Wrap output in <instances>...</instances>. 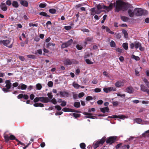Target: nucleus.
<instances>
[{
	"label": "nucleus",
	"instance_id": "obj_1",
	"mask_svg": "<svg viewBox=\"0 0 149 149\" xmlns=\"http://www.w3.org/2000/svg\"><path fill=\"white\" fill-rule=\"evenodd\" d=\"M128 4L123 1H120L116 2L115 11L118 12L120 11H125L127 10L128 8Z\"/></svg>",
	"mask_w": 149,
	"mask_h": 149
},
{
	"label": "nucleus",
	"instance_id": "obj_2",
	"mask_svg": "<svg viewBox=\"0 0 149 149\" xmlns=\"http://www.w3.org/2000/svg\"><path fill=\"white\" fill-rule=\"evenodd\" d=\"M106 137H103L101 139L98 140L97 141L93 143V147L94 149H96L97 147L102 146L105 141Z\"/></svg>",
	"mask_w": 149,
	"mask_h": 149
},
{
	"label": "nucleus",
	"instance_id": "obj_3",
	"mask_svg": "<svg viewBox=\"0 0 149 149\" xmlns=\"http://www.w3.org/2000/svg\"><path fill=\"white\" fill-rule=\"evenodd\" d=\"M135 15L137 16L145 15L147 13V11L141 8H136L134 10Z\"/></svg>",
	"mask_w": 149,
	"mask_h": 149
},
{
	"label": "nucleus",
	"instance_id": "obj_4",
	"mask_svg": "<svg viewBox=\"0 0 149 149\" xmlns=\"http://www.w3.org/2000/svg\"><path fill=\"white\" fill-rule=\"evenodd\" d=\"M130 48L133 49L134 47L136 49L139 48V49L141 51L144 50V48L142 47L141 45L139 42L136 41L133 43H131L130 45Z\"/></svg>",
	"mask_w": 149,
	"mask_h": 149
},
{
	"label": "nucleus",
	"instance_id": "obj_5",
	"mask_svg": "<svg viewBox=\"0 0 149 149\" xmlns=\"http://www.w3.org/2000/svg\"><path fill=\"white\" fill-rule=\"evenodd\" d=\"M117 137L116 136H111L106 138L105 141L107 143L110 145L115 142L117 141Z\"/></svg>",
	"mask_w": 149,
	"mask_h": 149
},
{
	"label": "nucleus",
	"instance_id": "obj_6",
	"mask_svg": "<svg viewBox=\"0 0 149 149\" xmlns=\"http://www.w3.org/2000/svg\"><path fill=\"white\" fill-rule=\"evenodd\" d=\"M3 137L6 142H8L10 140H15V137L13 135L7 134L6 133L4 134Z\"/></svg>",
	"mask_w": 149,
	"mask_h": 149
},
{
	"label": "nucleus",
	"instance_id": "obj_7",
	"mask_svg": "<svg viewBox=\"0 0 149 149\" xmlns=\"http://www.w3.org/2000/svg\"><path fill=\"white\" fill-rule=\"evenodd\" d=\"M10 41L8 40H0V44L3 45L6 47L11 48L13 47V44H11L10 45H8V44L10 43Z\"/></svg>",
	"mask_w": 149,
	"mask_h": 149
},
{
	"label": "nucleus",
	"instance_id": "obj_8",
	"mask_svg": "<svg viewBox=\"0 0 149 149\" xmlns=\"http://www.w3.org/2000/svg\"><path fill=\"white\" fill-rule=\"evenodd\" d=\"M103 90L105 93H108L112 91H116V89L115 87H109L108 88H104Z\"/></svg>",
	"mask_w": 149,
	"mask_h": 149
},
{
	"label": "nucleus",
	"instance_id": "obj_9",
	"mask_svg": "<svg viewBox=\"0 0 149 149\" xmlns=\"http://www.w3.org/2000/svg\"><path fill=\"white\" fill-rule=\"evenodd\" d=\"M74 61H75V60L72 59L71 60H70L69 58L66 59L65 61H64V64L66 65H71L72 63H74Z\"/></svg>",
	"mask_w": 149,
	"mask_h": 149
},
{
	"label": "nucleus",
	"instance_id": "obj_10",
	"mask_svg": "<svg viewBox=\"0 0 149 149\" xmlns=\"http://www.w3.org/2000/svg\"><path fill=\"white\" fill-rule=\"evenodd\" d=\"M40 101L44 103H47L49 102V99L46 97H40Z\"/></svg>",
	"mask_w": 149,
	"mask_h": 149
},
{
	"label": "nucleus",
	"instance_id": "obj_11",
	"mask_svg": "<svg viewBox=\"0 0 149 149\" xmlns=\"http://www.w3.org/2000/svg\"><path fill=\"white\" fill-rule=\"evenodd\" d=\"M17 98L18 99H21L23 98L24 99L28 100L29 99V97L26 94L23 95L22 94H20L18 95L17 97Z\"/></svg>",
	"mask_w": 149,
	"mask_h": 149
},
{
	"label": "nucleus",
	"instance_id": "obj_12",
	"mask_svg": "<svg viewBox=\"0 0 149 149\" xmlns=\"http://www.w3.org/2000/svg\"><path fill=\"white\" fill-rule=\"evenodd\" d=\"M125 117V116L121 115H119L117 116L116 115H114L111 116H109L108 117V118H118L120 119H123Z\"/></svg>",
	"mask_w": 149,
	"mask_h": 149
},
{
	"label": "nucleus",
	"instance_id": "obj_13",
	"mask_svg": "<svg viewBox=\"0 0 149 149\" xmlns=\"http://www.w3.org/2000/svg\"><path fill=\"white\" fill-rule=\"evenodd\" d=\"M59 94L62 97H68L69 93L66 91H60Z\"/></svg>",
	"mask_w": 149,
	"mask_h": 149
},
{
	"label": "nucleus",
	"instance_id": "obj_14",
	"mask_svg": "<svg viewBox=\"0 0 149 149\" xmlns=\"http://www.w3.org/2000/svg\"><path fill=\"white\" fill-rule=\"evenodd\" d=\"M113 6V4L112 3H110L108 6H107L104 5V9H105L107 11H109L112 9Z\"/></svg>",
	"mask_w": 149,
	"mask_h": 149
},
{
	"label": "nucleus",
	"instance_id": "obj_15",
	"mask_svg": "<svg viewBox=\"0 0 149 149\" xmlns=\"http://www.w3.org/2000/svg\"><path fill=\"white\" fill-rule=\"evenodd\" d=\"M27 86V85L21 84L20 85L18 86L17 88L19 89H21L22 90H25Z\"/></svg>",
	"mask_w": 149,
	"mask_h": 149
},
{
	"label": "nucleus",
	"instance_id": "obj_16",
	"mask_svg": "<svg viewBox=\"0 0 149 149\" xmlns=\"http://www.w3.org/2000/svg\"><path fill=\"white\" fill-rule=\"evenodd\" d=\"M1 8L3 11H6L7 9V7L5 3H1L0 6Z\"/></svg>",
	"mask_w": 149,
	"mask_h": 149
},
{
	"label": "nucleus",
	"instance_id": "obj_17",
	"mask_svg": "<svg viewBox=\"0 0 149 149\" xmlns=\"http://www.w3.org/2000/svg\"><path fill=\"white\" fill-rule=\"evenodd\" d=\"M5 83L6 84V87L10 89L11 86V83L9 80H6L5 81Z\"/></svg>",
	"mask_w": 149,
	"mask_h": 149
},
{
	"label": "nucleus",
	"instance_id": "obj_18",
	"mask_svg": "<svg viewBox=\"0 0 149 149\" xmlns=\"http://www.w3.org/2000/svg\"><path fill=\"white\" fill-rule=\"evenodd\" d=\"M20 3L21 5H22L24 6L25 7H27L28 6V2L26 1L21 0L20 1Z\"/></svg>",
	"mask_w": 149,
	"mask_h": 149
},
{
	"label": "nucleus",
	"instance_id": "obj_19",
	"mask_svg": "<svg viewBox=\"0 0 149 149\" xmlns=\"http://www.w3.org/2000/svg\"><path fill=\"white\" fill-rule=\"evenodd\" d=\"M72 85L73 87L76 89H78L79 87H81L82 88H84V86H81L78 84L74 82L73 83Z\"/></svg>",
	"mask_w": 149,
	"mask_h": 149
},
{
	"label": "nucleus",
	"instance_id": "obj_20",
	"mask_svg": "<svg viewBox=\"0 0 149 149\" xmlns=\"http://www.w3.org/2000/svg\"><path fill=\"white\" fill-rule=\"evenodd\" d=\"M126 91L127 92L130 93H131L134 92V89L132 87L130 86L126 88Z\"/></svg>",
	"mask_w": 149,
	"mask_h": 149
},
{
	"label": "nucleus",
	"instance_id": "obj_21",
	"mask_svg": "<svg viewBox=\"0 0 149 149\" xmlns=\"http://www.w3.org/2000/svg\"><path fill=\"white\" fill-rule=\"evenodd\" d=\"M100 111L103 113H105L106 111L107 112H109V108L108 107L100 108Z\"/></svg>",
	"mask_w": 149,
	"mask_h": 149
},
{
	"label": "nucleus",
	"instance_id": "obj_22",
	"mask_svg": "<svg viewBox=\"0 0 149 149\" xmlns=\"http://www.w3.org/2000/svg\"><path fill=\"white\" fill-rule=\"evenodd\" d=\"M128 13L130 17H133L135 15L134 11L132 12V10L130 9L128 10Z\"/></svg>",
	"mask_w": 149,
	"mask_h": 149
},
{
	"label": "nucleus",
	"instance_id": "obj_23",
	"mask_svg": "<svg viewBox=\"0 0 149 149\" xmlns=\"http://www.w3.org/2000/svg\"><path fill=\"white\" fill-rule=\"evenodd\" d=\"M141 89L143 91L146 92L147 91L148 89L144 85L141 84L140 86Z\"/></svg>",
	"mask_w": 149,
	"mask_h": 149
},
{
	"label": "nucleus",
	"instance_id": "obj_24",
	"mask_svg": "<svg viewBox=\"0 0 149 149\" xmlns=\"http://www.w3.org/2000/svg\"><path fill=\"white\" fill-rule=\"evenodd\" d=\"M123 85V83L121 81H117L115 84V86L116 87H119Z\"/></svg>",
	"mask_w": 149,
	"mask_h": 149
},
{
	"label": "nucleus",
	"instance_id": "obj_25",
	"mask_svg": "<svg viewBox=\"0 0 149 149\" xmlns=\"http://www.w3.org/2000/svg\"><path fill=\"white\" fill-rule=\"evenodd\" d=\"M12 6L13 7L15 8H17L19 6L18 3L17 1H14L12 3Z\"/></svg>",
	"mask_w": 149,
	"mask_h": 149
},
{
	"label": "nucleus",
	"instance_id": "obj_26",
	"mask_svg": "<svg viewBox=\"0 0 149 149\" xmlns=\"http://www.w3.org/2000/svg\"><path fill=\"white\" fill-rule=\"evenodd\" d=\"M39 15L44 16H45L47 17H49L50 16L47 14V13L44 12H42L40 13Z\"/></svg>",
	"mask_w": 149,
	"mask_h": 149
},
{
	"label": "nucleus",
	"instance_id": "obj_27",
	"mask_svg": "<svg viewBox=\"0 0 149 149\" xmlns=\"http://www.w3.org/2000/svg\"><path fill=\"white\" fill-rule=\"evenodd\" d=\"M122 32L124 35L125 38H127L128 37V34L127 31L125 29L122 30Z\"/></svg>",
	"mask_w": 149,
	"mask_h": 149
},
{
	"label": "nucleus",
	"instance_id": "obj_28",
	"mask_svg": "<svg viewBox=\"0 0 149 149\" xmlns=\"http://www.w3.org/2000/svg\"><path fill=\"white\" fill-rule=\"evenodd\" d=\"M74 106L76 108H79L80 107V104L79 102H76L74 103Z\"/></svg>",
	"mask_w": 149,
	"mask_h": 149
},
{
	"label": "nucleus",
	"instance_id": "obj_29",
	"mask_svg": "<svg viewBox=\"0 0 149 149\" xmlns=\"http://www.w3.org/2000/svg\"><path fill=\"white\" fill-rule=\"evenodd\" d=\"M121 19L124 22H127L129 19L128 17L125 16H121Z\"/></svg>",
	"mask_w": 149,
	"mask_h": 149
},
{
	"label": "nucleus",
	"instance_id": "obj_30",
	"mask_svg": "<svg viewBox=\"0 0 149 149\" xmlns=\"http://www.w3.org/2000/svg\"><path fill=\"white\" fill-rule=\"evenodd\" d=\"M93 39V38L92 37H89L86 38L85 39V42L86 44H87V42L88 41L91 42Z\"/></svg>",
	"mask_w": 149,
	"mask_h": 149
},
{
	"label": "nucleus",
	"instance_id": "obj_31",
	"mask_svg": "<svg viewBox=\"0 0 149 149\" xmlns=\"http://www.w3.org/2000/svg\"><path fill=\"white\" fill-rule=\"evenodd\" d=\"M131 57L132 58L134 59L136 61H139L140 59V58L139 56H136L134 54L132 55Z\"/></svg>",
	"mask_w": 149,
	"mask_h": 149
},
{
	"label": "nucleus",
	"instance_id": "obj_32",
	"mask_svg": "<svg viewBox=\"0 0 149 149\" xmlns=\"http://www.w3.org/2000/svg\"><path fill=\"white\" fill-rule=\"evenodd\" d=\"M110 45L111 47H115L116 46V43L115 42L111 40L110 43Z\"/></svg>",
	"mask_w": 149,
	"mask_h": 149
},
{
	"label": "nucleus",
	"instance_id": "obj_33",
	"mask_svg": "<svg viewBox=\"0 0 149 149\" xmlns=\"http://www.w3.org/2000/svg\"><path fill=\"white\" fill-rule=\"evenodd\" d=\"M104 5H101L100 4H98L97 6V8L98 10H100L102 9H104Z\"/></svg>",
	"mask_w": 149,
	"mask_h": 149
},
{
	"label": "nucleus",
	"instance_id": "obj_34",
	"mask_svg": "<svg viewBox=\"0 0 149 149\" xmlns=\"http://www.w3.org/2000/svg\"><path fill=\"white\" fill-rule=\"evenodd\" d=\"M73 40L72 39H70L67 42H65V43L68 47L70 45H71V44L73 42Z\"/></svg>",
	"mask_w": 149,
	"mask_h": 149
},
{
	"label": "nucleus",
	"instance_id": "obj_35",
	"mask_svg": "<svg viewBox=\"0 0 149 149\" xmlns=\"http://www.w3.org/2000/svg\"><path fill=\"white\" fill-rule=\"evenodd\" d=\"M106 31L107 32H108L109 33L111 34H114V32L113 31H111L110 29L107 26H106Z\"/></svg>",
	"mask_w": 149,
	"mask_h": 149
},
{
	"label": "nucleus",
	"instance_id": "obj_36",
	"mask_svg": "<svg viewBox=\"0 0 149 149\" xmlns=\"http://www.w3.org/2000/svg\"><path fill=\"white\" fill-rule=\"evenodd\" d=\"M134 121L139 124H140L142 122V120L141 119L139 118H137L135 119L134 120Z\"/></svg>",
	"mask_w": 149,
	"mask_h": 149
},
{
	"label": "nucleus",
	"instance_id": "obj_37",
	"mask_svg": "<svg viewBox=\"0 0 149 149\" xmlns=\"http://www.w3.org/2000/svg\"><path fill=\"white\" fill-rule=\"evenodd\" d=\"M36 88L38 90H40L42 88V86L40 84H38L36 85Z\"/></svg>",
	"mask_w": 149,
	"mask_h": 149
},
{
	"label": "nucleus",
	"instance_id": "obj_38",
	"mask_svg": "<svg viewBox=\"0 0 149 149\" xmlns=\"http://www.w3.org/2000/svg\"><path fill=\"white\" fill-rule=\"evenodd\" d=\"M80 146L81 148L82 149H86V145L85 143H81L80 144Z\"/></svg>",
	"mask_w": 149,
	"mask_h": 149
},
{
	"label": "nucleus",
	"instance_id": "obj_39",
	"mask_svg": "<svg viewBox=\"0 0 149 149\" xmlns=\"http://www.w3.org/2000/svg\"><path fill=\"white\" fill-rule=\"evenodd\" d=\"M49 102H51L54 104H56L57 103L56 101L54 98L52 99L51 100H49Z\"/></svg>",
	"mask_w": 149,
	"mask_h": 149
},
{
	"label": "nucleus",
	"instance_id": "obj_40",
	"mask_svg": "<svg viewBox=\"0 0 149 149\" xmlns=\"http://www.w3.org/2000/svg\"><path fill=\"white\" fill-rule=\"evenodd\" d=\"M47 4L45 3H41L39 4V6L41 8H44L46 6Z\"/></svg>",
	"mask_w": 149,
	"mask_h": 149
},
{
	"label": "nucleus",
	"instance_id": "obj_41",
	"mask_svg": "<svg viewBox=\"0 0 149 149\" xmlns=\"http://www.w3.org/2000/svg\"><path fill=\"white\" fill-rule=\"evenodd\" d=\"M123 46L124 48L126 50L128 49V44L127 43H123Z\"/></svg>",
	"mask_w": 149,
	"mask_h": 149
},
{
	"label": "nucleus",
	"instance_id": "obj_42",
	"mask_svg": "<svg viewBox=\"0 0 149 149\" xmlns=\"http://www.w3.org/2000/svg\"><path fill=\"white\" fill-rule=\"evenodd\" d=\"M49 12L52 14L55 13L56 12V10L53 8L49 9Z\"/></svg>",
	"mask_w": 149,
	"mask_h": 149
},
{
	"label": "nucleus",
	"instance_id": "obj_43",
	"mask_svg": "<svg viewBox=\"0 0 149 149\" xmlns=\"http://www.w3.org/2000/svg\"><path fill=\"white\" fill-rule=\"evenodd\" d=\"M86 62L88 64H93V62L91 61L90 60L88 59H86L85 60Z\"/></svg>",
	"mask_w": 149,
	"mask_h": 149
},
{
	"label": "nucleus",
	"instance_id": "obj_44",
	"mask_svg": "<svg viewBox=\"0 0 149 149\" xmlns=\"http://www.w3.org/2000/svg\"><path fill=\"white\" fill-rule=\"evenodd\" d=\"M55 45V44L54 43H49L47 45V47L49 48L50 46H52L54 47Z\"/></svg>",
	"mask_w": 149,
	"mask_h": 149
},
{
	"label": "nucleus",
	"instance_id": "obj_45",
	"mask_svg": "<svg viewBox=\"0 0 149 149\" xmlns=\"http://www.w3.org/2000/svg\"><path fill=\"white\" fill-rule=\"evenodd\" d=\"M29 26L30 27L33 26H38V24H33V23L31 22L29 24Z\"/></svg>",
	"mask_w": 149,
	"mask_h": 149
},
{
	"label": "nucleus",
	"instance_id": "obj_46",
	"mask_svg": "<svg viewBox=\"0 0 149 149\" xmlns=\"http://www.w3.org/2000/svg\"><path fill=\"white\" fill-rule=\"evenodd\" d=\"M27 57L29 58L34 59L35 58V56L33 55H29L26 56Z\"/></svg>",
	"mask_w": 149,
	"mask_h": 149
},
{
	"label": "nucleus",
	"instance_id": "obj_47",
	"mask_svg": "<svg viewBox=\"0 0 149 149\" xmlns=\"http://www.w3.org/2000/svg\"><path fill=\"white\" fill-rule=\"evenodd\" d=\"M40 97H36L33 100L34 102L35 103H36L39 101H40Z\"/></svg>",
	"mask_w": 149,
	"mask_h": 149
},
{
	"label": "nucleus",
	"instance_id": "obj_48",
	"mask_svg": "<svg viewBox=\"0 0 149 149\" xmlns=\"http://www.w3.org/2000/svg\"><path fill=\"white\" fill-rule=\"evenodd\" d=\"M72 115L75 118H77L80 117V114H79L74 113H73Z\"/></svg>",
	"mask_w": 149,
	"mask_h": 149
},
{
	"label": "nucleus",
	"instance_id": "obj_49",
	"mask_svg": "<svg viewBox=\"0 0 149 149\" xmlns=\"http://www.w3.org/2000/svg\"><path fill=\"white\" fill-rule=\"evenodd\" d=\"M68 46L67 45L65 42L63 43L61 46V48L62 49L64 48H66L68 47Z\"/></svg>",
	"mask_w": 149,
	"mask_h": 149
},
{
	"label": "nucleus",
	"instance_id": "obj_50",
	"mask_svg": "<svg viewBox=\"0 0 149 149\" xmlns=\"http://www.w3.org/2000/svg\"><path fill=\"white\" fill-rule=\"evenodd\" d=\"M95 116L92 115H87L84 116L85 118H90L94 119Z\"/></svg>",
	"mask_w": 149,
	"mask_h": 149
},
{
	"label": "nucleus",
	"instance_id": "obj_51",
	"mask_svg": "<svg viewBox=\"0 0 149 149\" xmlns=\"http://www.w3.org/2000/svg\"><path fill=\"white\" fill-rule=\"evenodd\" d=\"M47 85L49 87H52L53 86V82L52 81H49Z\"/></svg>",
	"mask_w": 149,
	"mask_h": 149
},
{
	"label": "nucleus",
	"instance_id": "obj_52",
	"mask_svg": "<svg viewBox=\"0 0 149 149\" xmlns=\"http://www.w3.org/2000/svg\"><path fill=\"white\" fill-rule=\"evenodd\" d=\"M76 48L78 50H81L82 48V47L79 44H77L76 45Z\"/></svg>",
	"mask_w": 149,
	"mask_h": 149
},
{
	"label": "nucleus",
	"instance_id": "obj_53",
	"mask_svg": "<svg viewBox=\"0 0 149 149\" xmlns=\"http://www.w3.org/2000/svg\"><path fill=\"white\" fill-rule=\"evenodd\" d=\"M85 94L83 92L80 93L78 94V96L79 98L82 97L84 96Z\"/></svg>",
	"mask_w": 149,
	"mask_h": 149
},
{
	"label": "nucleus",
	"instance_id": "obj_54",
	"mask_svg": "<svg viewBox=\"0 0 149 149\" xmlns=\"http://www.w3.org/2000/svg\"><path fill=\"white\" fill-rule=\"evenodd\" d=\"M93 99V97L91 96H88L86 98L87 101H89Z\"/></svg>",
	"mask_w": 149,
	"mask_h": 149
},
{
	"label": "nucleus",
	"instance_id": "obj_55",
	"mask_svg": "<svg viewBox=\"0 0 149 149\" xmlns=\"http://www.w3.org/2000/svg\"><path fill=\"white\" fill-rule=\"evenodd\" d=\"M101 91V89L100 88H97L94 89V91L95 93H99Z\"/></svg>",
	"mask_w": 149,
	"mask_h": 149
},
{
	"label": "nucleus",
	"instance_id": "obj_56",
	"mask_svg": "<svg viewBox=\"0 0 149 149\" xmlns=\"http://www.w3.org/2000/svg\"><path fill=\"white\" fill-rule=\"evenodd\" d=\"M64 29L67 30H69L71 29L72 27L71 26H64Z\"/></svg>",
	"mask_w": 149,
	"mask_h": 149
},
{
	"label": "nucleus",
	"instance_id": "obj_57",
	"mask_svg": "<svg viewBox=\"0 0 149 149\" xmlns=\"http://www.w3.org/2000/svg\"><path fill=\"white\" fill-rule=\"evenodd\" d=\"M19 84L17 82H15L13 84V89L14 87H17L18 85Z\"/></svg>",
	"mask_w": 149,
	"mask_h": 149
},
{
	"label": "nucleus",
	"instance_id": "obj_58",
	"mask_svg": "<svg viewBox=\"0 0 149 149\" xmlns=\"http://www.w3.org/2000/svg\"><path fill=\"white\" fill-rule=\"evenodd\" d=\"M55 107L58 111H60L61 109V107L59 105H56L55 106Z\"/></svg>",
	"mask_w": 149,
	"mask_h": 149
},
{
	"label": "nucleus",
	"instance_id": "obj_59",
	"mask_svg": "<svg viewBox=\"0 0 149 149\" xmlns=\"http://www.w3.org/2000/svg\"><path fill=\"white\" fill-rule=\"evenodd\" d=\"M62 103L60 105L62 107L65 106L66 104V102L65 101H63Z\"/></svg>",
	"mask_w": 149,
	"mask_h": 149
},
{
	"label": "nucleus",
	"instance_id": "obj_60",
	"mask_svg": "<svg viewBox=\"0 0 149 149\" xmlns=\"http://www.w3.org/2000/svg\"><path fill=\"white\" fill-rule=\"evenodd\" d=\"M6 5L8 6H10L11 5L12 3L11 1L10 0H8L6 2Z\"/></svg>",
	"mask_w": 149,
	"mask_h": 149
},
{
	"label": "nucleus",
	"instance_id": "obj_61",
	"mask_svg": "<svg viewBox=\"0 0 149 149\" xmlns=\"http://www.w3.org/2000/svg\"><path fill=\"white\" fill-rule=\"evenodd\" d=\"M9 88H3V91L4 92H7L9 91Z\"/></svg>",
	"mask_w": 149,
	"mask_h": 149
},
{
	"label": "nucleus",
	"instance_id": "obj_62",
	"mask_svg": "<svg viewBox=\"0 0 149 149\" xmlns=\"http://www.w3.org/2000/svg\"><path fill=\"white\" fill-rule=\"evenodd\" d=\"M42 50L41 49L38 50L37 51V52H35V54H37V53H38L39 54L41 55L42 54Z\"/></svg>",
	"mask_w": 149,
	"mask_h": 149
},
{
	"label": "nucleus",
	"instance_id": "obj_63",
	"mask_svg": "<svg viewBox=\"0 0 149 149\" xmlns=\"http://www.w3.org/2000/svg\"><path fill=\"white\" fill-rule=\"evenodd\" d=\"M122 144V143H120L117 144L115 147L117 149H118L119 148L121 147Z\"/></svg>",
	"mask_w": 149,
	"mask_h": 149
},
{
	"label": "nucleus",
	"instance_id": "obj_64",
	"mask_svg": "<svg viewBox=\"0 0 149 149\" xmlns=\"http://www.w3.org/2000/svg\"><path fill=\"white\" fill-rule=\"evenodd\" d=\"M47 95L48 96L49 98L52 99V98L53 96L52 95L51 93H47Z\"/></svg>",
	"mask_w": 149,
	"mask_h": 149
}]
</instances>
